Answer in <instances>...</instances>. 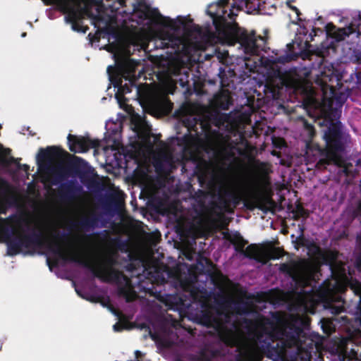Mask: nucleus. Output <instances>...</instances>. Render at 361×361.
<instances>
[{"mask_svg":"<svg viewBox=\"0 0 361 361\" xmlns=\"http://www.w3.org/2000/svg\"><path fill=\"white\" fill-rule=\"evenodd\" d=\"M187 32L189 33L195 32L200 35L202 33V29L198 25L194 24L190 27V28L187 29Z\"/></svg>","mask_w":361,"mask_h":361,"instance_id":"nucleus-38","label":"nucleus"},{"mask_svg":"<svg viewBox=\"0 0 361 361\" xmlns=\"http://www.w3.org/2000/svg\"><path fill=\"white\" fill-rule=\"evenodd\" d=\"M229 0H219L216 5H209L208 9L207 10V13L212 18L213 24L216 30H219L221 29V20L223 18V16L215 11H212V8L215 7H219L221 9L223 13H225L224 9L228 5Z\"/></svg>","mask_w":361,"mask_h":361,"instance_id":"nucleus-18","label":"nucleus"},{"mask_svg":"<svg viewBox=\"0 0 361 361\" xmlns=\"http://www.w3.org/2000/svg\"><path fill=\"white\" fill-rule=\"evenodd\" d=\"M202 261H204L207 264H209V265L212 264V262L209 259L200 256L197 260V263L203 267V264L202 263Z\"/></svg>","mask_w":361,"mask_h":361,"instance_id":"nucleus-42","label":"nucleus"},{"mask_svg":"<svg viewBox=\"0 0 361 361\" xmlns=\"http://www.w3.org/2000/svg\"><path fill=\"white\" fill-rule=\"evenodd\" d=\"M300 294H303L305 293V291L303 290H301L300 292Z\"/></svg>","mask_w":361,"mask_h":361,"instance_id":"nucleus-63","label":"nucleus"},{"mask_svg":"<svg viewBox=\"0 0 361 361\" xmlns=\"http://www.w3.org/2000/svg\"><path fill=\"white\" fill-rule=\"evenodd\" d=\"M154 166L155 168V171L158 173H161L165 171L164 164L162 161L157 160L154 162Z\"/></svg>","mask_w":361,"mask_h":361,"instance_id":"nucleus-36","label":"nucleus"},{"mask_svg":"<svg viewBox=\"0 0 361 361\" xmlns=\"http://www.w3.org/2000/svg\"><path fill=\"white\" fill-rule=\"evenodd\" d=\"M18 168L20 169H23V171H25V172H27L30 169V167L27 164H18Z\"/></svg>","mask_w":361,"mask_h":361,"instance_id":"nucleus-50","label":"nucleus"},{"mask_svg":"<svg viewBox=\"0 0 361 361\" xmlns=\"http://www.w3.org/2000/svg\"><path fill=\"white\" fill-rule=\"evenodd\" d=\"M247 8L252 11H259L260 0H243Z\"/></svg>","mask_w":361,"mask_h":361,"instance_id":"nucleus-33","label":"nucleus"},{"mask_svg":"<svg viewBox=\"0 0 361 361\" xmlns=\"http://www.w3.org/2000/svg\"><path fill=\"white\" fill-rule=\"evenodd\" d=\"M217 99L219 102V107L224 110L228 109L229 106L232 104L230 97L227 95H221Z\"/></svg>","mask_w":361,"mask_h":361,"instance_id":"nucleus-31","label":"nucleus"},{"mask_svg":"<svg viewBox=\"0 0 361 361\" xmlns=\"http://www.w3.org/2000/svg\"><path fill=\"white\" fill-rule=\"evenodd\" d=\"M68 148L74 153H84L90 148H96L99 146L98 140H92L82 136L68 134L67 137Z\"/></svg>","mask_w":361,"mask_h":361,"instance_id":"nucleus-10","label":"nucleus"},{"mask_svg":"<svg viewBox=\"0 0 361 361\" xmlns=\"http://www.w3.org/2000/svg\"><path fill=\"white\" fill-rule=\"evenodd\" d=\"M196 169H197V172L200 173L201 177H203L205 176V173H206L205 169L202 168L200 165H197Z\"/></svg>","mask_w":361,"mask_h":361,"instance_id":"nucleus-43","label":"nucleus"},{"mask_svg":"<svg viewBox=\"0 0 361 361\" xmlns=\"http://www.w3.org/2000/svg\"><path fill=\"white\" fill-rule=\"evenodd\" d=\"M6 207L3 204H0V214H6ZM8 219L0 217V230L3 228L4 224L8 222Z\"/></svg>","mask_w":361,"mask_h":361,"instance_id":"nucleus-37","label":"nucleus"},{"mask_svg":"<svg viewBox=\"0 0 361 361\" xmlns=\"http://www.w3.org/2000/svg\"><path fill=\"white\" fill-rule=\"evenodd\" d=\"M304 128L307 133L308 138L312 140L316 135L314 126L311 123H309L307 121H304Z\"/></svg>","mask_w":361,"mask_h":361,"instance_id":"nucleus-34","label":"nucleus"},{"mask_svg":"<svg viewBox=\"0 0 361 361\" xmlns=\"http://www.w3.org/2000/svg\"><path fill=\"white\" fill-rule=\"evenodd\" d=\"M288 6L293 11H298V8L296 6H292L290 4H288Z\"/></svg>","mask_w":361,"mask_h":361,"instance_id":"nucleus-57","label":"nucleus"},{"mask_svg":"<svg viewBox=\"0 0 361 361\" xmlns=\"http://www.w3.org/2000/svg\"><path fill=\"white\" fill-rule=\"evenodd\" d=\"M309 216V212L305 209L302 205L299 204L296 207L295 214H294V220L298 221L300 217L307 218Z\"/></svg>","mask_w":361,"mask_h":361,"instance_id":"nucleus-32","label":"nucleus"},{"mask_svg":"<svg viewBox=\"0 0 361 361\" xmlns=\"http://www.w3.org/2000/svg\"><path fill=\"white\" fill-rule=\"evenodd\" d=\"M99 221V216L95 214H91L87 216L81 218L75 226H78L82 231H89L90 229H94L97 227Z\"/></svg>","mask_w":361,"mask_h":361,"instance_id":"nucleus-19","label":"nucleus"},{"mask_svg":"<svg viewBox=\"0 0 361 361\" xmlns=\"http://www.w3.org/2000/svg\"><path fill=\"white\" fill-rule=\"evenodd\" d=\"M269 319H265L264 322L259 325L257 334V339L262 344L264 341H274L282 335L281 331Z\"/></svg>","mask_w":361,"mask_h":361,"instance_id":"nucleus-9","label":"nucleus"},{"mask_svg":"<svg viewBox=\"0 0 361 361\" xmlns=\"http://www.w3.org/2000/svg\"><path fill=\"white\" fill-rule=\"evenodd\" d=\"M350 287L354 293L360 297L357 306L356 319L361 325V282L357 279H351L350 281Z\"/></svg>","mask_w":361,"mask_h":361,"instance_id":"nucleus-24","label":"nucleus"},{"mask_svg":"<svg viewBox=\"0 0 361 361\" xmlns=\"http://www.w3.org/2000/svg\"><path fill=\"white\" fill-rule=\"evenodd\" d=\"M63 152L67 153L57 146H50L45 149L40 148L36 157L37 162L38 164H41L47 161L57 159L60 157Z\"/></svg>","mask_w":361,"mask_h":361,"instance_id":"nucleus-16","label":"nucleus"},{"mask_svg":"<svg viewBox=\"0 0 361 361\" xmlns=\"http://www.w3.org/2000/svg\"><path fill=\"white\" fill-rule=\"evenodd\" d=\"M45 5L57 4L58 0H42Z\"/></svg>","mask_w":361,"mask_h":361,"instance_id":"nucleus-47","label":"nucleus"},{"mask_svg":"<svg viewBox=\"0 0 361 361\" xmlns=\"http://www.w3.org/2000/svg\"><path fill=\"white\" fill-rule=\"evenodd\" d=\"M126 268L127 271H133L135 269V265L133 263H129Z\"/></svg>","mask_w":361,"mask_h":361,"instance_id":"nucleus-48","label":"nucleus"},{"mask_svg":"<svg viewBox=\"0 0 361 361\" xmlns=\"http://www.w3.org/2000/svg\"><path fill=\"white\" fill-rule=\"evenodd\" d=\"M238 39L245 52L252 55L258 54L263 50L265 44L264 37L257 36L254 31L249 33L247 30H243L239 34Z\"/></svg>","mask_w":361,"mask_h":361,"instance_id":"nucleus-7","label":"nucleus"},{"mask_svg":"<svg viewBox=\"0 0 361 361\" xmlns=\"http://www.w3.org/2000/svg\"><path fill=\"white\" fill-rule=\"evenodd\" d=\"M113 328L115 331H121L123 329V326L121 324L117 322L113 326Z\"/></svg>","mask_w":361,"mask_h":361,"instance_id":"nucleus-44","label":"nucleus"},{"mask_svg":"<svg viewBox=\"0 0 361 361\" xmlns=\"http://www.w3.org/2000/svg\"><path fill=\"white\" fill-rule=\"evenodd\" d=\"M195 195H197V197H205L206 192L204 190L199 189L197 192L195 193Z\"/></svg>","mask_w":361,"mask_h":361,"instance_id":"nucleus-45","label":"nucleus"},{"mask_svg":"<svg viewBox=\"0 0 361 361\" xmlns=\"http://www.w3.org/2000/svg\"><path fill=\"white\" fill-rule=\"evenodd\" d=\"M230 319L229 314L216 310L215 312L207 309L201 311L199 317L200 324L208 328H213L219 338L228 347H235L238 344V339L234 331L226 326Z\"/></svg>","mask_w":361,"mask_h":361,"instance_id":"nucleus-4","label":"nucleus"},{"mask_svg":"<svg viewBox=\"0 0 361 361\" xmlns=\"http://www.w3.org/2000/svg\"><path fill=\"white\" fill-rule=\"evenodd\" d=\"M25 35H26L25 32L22 35L23 37H25Z\"/></svg>","mask_w":361,"mask_h":361,"instance_id":"nucleus-64","label":"nucleus"},{"mask_svg":"<svg viewBox=\"0 0 361 361\" xmlns=\"http://www.w3.org/2000/svg\"><path fill=\"white\" fill-rule=\"evenodd\" d=\"M235 361H260L257 353L248 347L238 348Z\"/></svg>","mask_w":361,"mask_h":361,"instance_id":"nucleus-20","label":"nucleus"},{"mask_svg":"<svg viewBox=\"0 0 361 361\" xmlns=\"http://www.w3.org/2000/svg\"><path fill=\"white\" fill-rule=\"evenodd\" d=\"M172 38H173V37L172 35H170L169 37V42H161L162 47L163 48H168L169 47V42H173Z\"/></svg>","mask_w":361,"mask_h":361,"instance_id":"nucleus-46","label":"nucleus"},{"mask_svg":"<svg viewBox=\"0 0 361 361\" xmlns=\"http://www.w3.org/2000/svg\"><path fill=\"white\" fill-rule=\"evenodd\" d=\"M86 13L89 16L90 18L92 19L93 23L95 27L97 25H99L100 24H104L105 25L108 23V20L104 17L103 15L99 13V11H98L97 14H93L90 12H89L87 10L86 11Z\"/></svg>","mask_w":361,"mask_h":361,"instance_id":"nucleus-29","label":"nucleus"},{"mask_svg":"<svg viewBox=\"0 0 361 361\" xmlns=\"http://www.w3.org/2000/svg\"><path fill=\"white\" fill-rule=\"evenodd\" d=\"M325 30L327 36L334 39L336 42L344 40L354 31L351 26L346 28H337L333 23H327L325 26Z\"/></svg>","mask_w":361,"mask_h":361,"instance_id":"nucleus-17","label":"nucleus"},{"mask_svg":"<svg viewBox=\"0 0 361 361\" xmlns=\"http://www.w3.org/2000/svg\"><path fill=\"white\" fill-rule=\"evenodd\" d=\"M44 245V238L42 232L32 231L30 233H21L8 242L7 254L14 256L20 254L23 248H41Z\"/></svg>","mask_w":361,"mask_h":361,"instance_id":"nucleus-5","label":"nucleus"},{"mask_svg":"<svg viewBox=\"0 0 361 361\" xmlns=\"http://www.w3.org/2000/svg\"><path fill=\"white\" fill-rule=\"evenodd\" d=\"M342 307H336L335 311L334 312L335 314H338L341 312Z\"/></svg>","mask_w":361,"mask_h":361,"instance_id":"nucleus-58","label":"nucleus"},{"mask_svg":"<svg viewBox=\"0 0 361 361\" xmlns=\"http://www.w3.org/2000/svg\"><path fill=\"white\" fill-rule=\"evenodd\" d=\"M330 92H331V94L332 97L336 99L337 100L340 99V98L336 97V91L335 88L333 86H331L330 87Z\"/></svg>","mask_w":361,"mask_h":361,"instance_id":"nucleus-49","label":"nucleus"},{"mask_svg":"<svg viewBox=\"0 0 361 361\" xmlns=\"http://www.w3.org/2000/svg\"><path fill=\"white\" fill-rule=\"evenodd\" d=\"M246 188L248 192L246 196H243L229 188H220L216 195V201L212 202V206L220 212L228 214H233L235 209L242 202L247 210L253 211L257 208L265 214L271 211L269 207H275V202L271 197L262 194L256 181L249 180L246 184Z\"/></svg>","mask_w":361,"mask_h":361,"instance_id":"nucleus-1","label":"nucleus"},{"mask_svg":"<svg viewBox=\"0 0 361 361\" xmlns=\"http://www.w3.org/2000/svg\"><path fill=\"white\" fill-rule=\"evenodd\" d=\"M67 233L58 231L56 234L54 235V238L57 240H63L64 238H67Z\"/></svg>","mask_w":361,"mask_h":361,"instance_id":"nucleus-41","label":"nucleus"},{"mask_svg":"<svg viewBox=\"0 0 361 361\" xmlns=\"http://www.w3.org/2000/svg\"><path fill=\"white\" fill-rule=\"evenodd\" d=\"M184 123L185 127L188 128V133L183 136V139L185 140H188L189 138L192 137L190 134L191 131H195L197 133L196 119L193 118L192 121L187 120L186 121H184Z\"/></svg>","mask_w":361,"mask_h":361,"instance_id":"nucleus-30","label":"nucleus"},{"mask_svg":"<svg viewBox=\"0 0 361 361\" xmlns=\"http://www.w3.org/2000/svg\"><path fill=\"white\" fill-rule=\"evenodd\" d=\"M87 163L83 159L74 156L73 159L68 163L67 169L69 171L78 174L82 177L85 174V169Z\"/></svg>","mask_w":361,"mask_h":361,"instance_id":"nucleus-21","label":"nucleus"},{"mask_svg":"<svg viewBox=\"0 0 361 361\" xmlns=\"http://www.w3.org/2000/svg\"><path fill=\"white\" fill-rule=\"evenodd\" d=\"M180 25H184V22H183V20H180Z\"/></svg>","mask_w":361,"mask_h":361,"instance_id":"nucleus-62","label":"nucleus"},{"mask_svg":"<svg viewBox=\"0 0 361 361\" xmlns=\"http://www.w3.org/2000/svg\"><path fill=\"white\" fill-rule=\"evenodd\" d=\"M310 321L307 319L302 318L299 316L293 317L290 320L286 322L283 326H308Z\"/></svg>","mask_w":361,"mask_h":361,"instance_id":"nucleus-28","label":"nucleus"},{"mask_svg":"<svg viewBox=\"0 0 361 361\" xmlns=\"http://www.w3.org/2000/svg\"><path fill=\"white\" fill-rule=\"evenodd\" d=\"M288 347V343L281 339L280 337L274 341H264V344L261 345V348L267 353V357L273 359L283 357Z\"/></svg>","mask_w":361,"mask_h":361,"instance_id":"nucleus-12","label":"nucleus"},{"mask_svg":"<svg viewBox=\"0 0 361 361\" xmlns=\"http://www.w3.org/2000/svg\"><path fill=\"white\" fill-rule=\"evenodd\" d=\"M117 203V200L115 197H113L110 200L109 204H116Z\"/></svg>","mask_w":361,"mask_h":361,"instance_id":"nucleus-55","label":"nucleus"},{"mask_svg":"<svg viewBox=\"0 0 361 361\" xmlns=\"http://www.w3.org/2000/svg\"><path fill=\"white\" fill-rule=\"evenodd\" d=\"M338 252L329 251L322 256L323 263L329 266L332 271L341 266L338 260Z\"/></svg>","mask_w":361,"mask_h":361,"instance_id":"nucleus-23","label":"nucleus"},{"mask_svg":"<svg viewBox=\"0 0 361 361\" xmlns=\"http://www.w3.org/2000/svg\"><path fill=\"white\" fill-rule=\"evenodd\" d=\"M356 212H357V214H359L360 216H361V202H360L359 203V204L357 205Z\"/></svg>","mask_w":361,"mask_h":361,"instance_id":"nucleus-51","label":"nucleus"},{"mask_svg":"<svg viewBox=\"0 0 361 361\" xmlns=\"http://www.w3.org/2000/svg\"><path fill=\"white\" fill-rule=\"evenodd\" d=\"M293 279L295 280L298 284H309L310 281L308 279H305L304 276H299L298 279H295V276H293Z\"/></svg>","mask_w":361,"mask_h":361,"instance_id":"nucleus-39","label":"nucleus"},{"mask_svg":"<svg viewBox=\"0 0 361 361\" xmlns=\"http://www.w3.org/2000/svg\"><path fill=\"white\" fill-rule=\"evenodd\" d=\"M82 191V187L76 180H70L61 183L57 196L59 199L63 202H71L76 200Z\"/></svg>","mask_w":361,"mask_h":361,"instance_id":"nucleus-11","label":"nucleus"},{"mask_svg":"<svg viewBox=\"0 0 361 361\" xmlns=\"http://www.w3.org/2000/svg\"><path fill=\"white\" fill-rule=\"evenodd\" d=\"M139 5L144 7L145 18L152 19L154 20H160L159 23L164 26L170 27L173 30H177L176 21L169 17L163 16L159 11L158 8H152L145 2H140Z\"/></svg>","mask_w":361,"mask_h":361,"instance_id":"nucleus-14","label":"nucleus"},{"mask_svg":"<svg viewBox=\"0 0 361 361\" xmlns=\"http://www.w3.org/2000/svg\"><path fill=\"white\" fill-rule=\"evenodd\" d=\"M302 331L300 329H297V336H299V334Z\"/></svg>","mask_w":361,"mask_h":361,"instance_id":"nucleus-60","label":"nucleus"},{"mask_svg":"<svg viewBox=\"0 0 361 361\" xmlns=\"http://www.w3.org/2000/svg\"><path fill=\"white\" fill-rule=\"evenodd\" d=\"M279 270L281 272L288 274L289 275H292V273L293 271V268L292 266L289 265L287 263H283V264H281Z\"/></svg>","mask_w":361,"mask_h":361,"instance_id":"nucleus-35","label":"nucleus"},{"mask_svg":"<svg viewBox=\"0 0 361 361\" xmlns=\"http://www.w3.org/2000/svg\"><path fill=\"white\" fill-rule=\"evenodd\" d=\"M305 49L301 50L299 53H296L293 51V49L294 47L293 44H287L288 51H286V53H284L283 54L276 56V61L279 63L284 64L286 63H288L292 61H295L299 57H301L302 59H309L310 57V56L312 55V52L310 50V48L312 47V45L307 41L305 42Z\"/></svg>","mask_w":361,"mask_h":361,"instance_id":"nucleus-13","label":"nucleus"},{"mask_svg":"<svg viewBox=\"0 0 361 361\" xmlns=\"http://www.w3.org/2000/svg\"><path fill=\"white\" fill-rule=\"evenodd\" d=\"M56 6L63 13L66 14V20L71 23L73 30L86 32L89 27L81 24V20L83 18V10L81 8H76L71 0H58Z\"/></svg>","mask_w":361,"mask_h":361,"instance_id":"nucleus-6","label":"nucleus"},{"mask_svg":"<svg viewBox=\"0 0 361 361\" xmlns=\"http://www.w3.org/2000/svg\"><path fill=\"white\" fill-rule=\"evenodd\" d=\"M123 66L124 64H121L116 67L109 66L107 68V72L109 74L111 82L115 87L118 88V92L116 93V97L118 101L123 97L124 94L131 92L132 87L135 86L133 80H129V84H122V78L119 77V75L122 71Z\"/></svg>","mask_w":361,"mask_h":361,"instance_id":"nucleus-8","label":"nucleus"},{"mask_svg":"<svg viewBox=\"0 0 361 361\" xmlns=\"http://www.w3.org/2000/svg\"><path fill=\"white\" fill-rule=\"evenodd\" d=\"M264 250L259 247L257 244L249 245L242 252L246 257L254 259L259 262L263 263Z\"/></svg>","mask_w":361,"mask_h":361,"instance_id":"nucleus-22","label":"nucleus"},{"mask_svg":"<svg viewBox=\"0 0 361 361\" xmlns=\"http://www.w3.org/2000/svg\"><path fill=\"white\" fill-rule=\"evenodd\" d=\"M91 1L95 4L101 5L102 4V0H91Z\"/></svg>","mask_w":361,"mask_h":361,"instance_id":"nucleus-56","label":"nucleus"},{"mask_svg":"<svg viewBox=\"0 0 361 361\" xmlns=\"http://www.w3.org/2000/svg\"><path fill=\"white\" fill-rule=\"evenodd\" d=\"M312 247H314L315 252H320V247L318 245H317L315 244H313Z\"/></svg>","mask_w":361,"mask_h":361,"instance_id":"nucleus-54","label":"nucleus"},{"mask_svg":"<svg viewBox=\"0 0 361 361\" xmlns=\"http://www.w3.org/2000/svg\"><path fill=\"white\" fill-rule=\"evenodd\" d=\"M326 146L323 149L319 147L321 158L317 161L316 167L324 170L331 164L343 168V173L347 176L351 174L350 163H347L341 156L345 151L341 130L337 123H331L324 134Z\"/></svg>","mask_w":361,"mask_h":361,"instance_id":"nucleus-3","label":"nucleus"},{"mask_svg":"<svg viewBox=\"0 0 361 361\" xmlns=\"http://www.w3.org/2000/svg\"><path fill=\"white\" fill-rule=\"evenodd\" d=\"M48 249L63 260L76 263L89 269L95 277L103 282L118 283L122 279L128 280L121 271L113 267L117 264V261L112 256H106L103 263L96 264L81 252H75L67 255L61 244L56 241L49 243Z\"/></svg>","mask_w":361,"mask_h":361,"instance_id":"nucleus-2","label":"nucleus"},{"mask_svg":"<svg viewBox=\"0 0 361 361\" xmlns=\"http://www.w3.org/2000/svg\"><path fill=\"white\" fill-rule=\"evenodd\" d=\"M63 179V176L61 173L57 174L51 180V184L54 185H57Z\"/></svg>","mask_w":361,"mask_h":361,"instance_id":"nucleus-40","label":"nucleus"},{"mask_svg":"<svg viewBox=\"0 0 361 361\" xmlns=\"http://www.w3.org/2000/svg\"><path fill=\"white\" fill-rule=\"evenodd\" d=\"M296 14H297V16H298V21H302V18H300V16L301 15V13L300 11V10L298 8V11H294Z\"/></svg>","mask_w":361,"mask_h":361,"instance_id":"nucleus-53","label":"nucleus"},{"mask_svg":"<svg viewBox=\"0 0 361 361\" xmlns=\"http://www.w3.org/2000/svg\"><path fill=\"white\" fill-rule=\"evenodd\" d=\"M225 304L226 307L231 308L237 315H248L252 312V303L241 298L229 299Z\"/></svg>","mask_w":361,"mask_h":361,"instance_id":"nucleus-15","label":"nucleus"},{"mask_svg":"<svg viewBox=\"0 0 361 361\" xmlns=\"http://www.w3.org/2000/svg\"><path fill=\"white\" fill-rule=\"evenodd\" d=\"M245 323H251V320L245 319Z\"/></svg>","mask_w":361,"mask_h":361,"instance_id":"nucleus-61","label":"nucleus"},{"mask_svg":"<svg viewBox=\"0 0 361 361\" xmlns=\"http://www.w3.org/2000/svg\"><path fill=\"white\" fill-rule=\"evenodd\" d=\"M169 302L171 303L173 309L182 310L183 308L188 307L189 304L185 303V300L181 296L178 295H170Z\"/></svg>","mask_w":361,"mask_h":361,"instance_id":"nucleus-27","label":"nucleus"},{"mask_svg":"<svg viewBox=\"0 0 361 361\" xmlns=\"http://www.w3.org/2000/svg\"><path fill=\"white\" fill-rule=\"evenodd\" d=\"M231 243L234 246L235 251L241 254L245 250V246L248 243V242L245 240L240 233L234 235L233 238L231 240Z\"/></svg>","mask_w":361,"mask_h":361,"instance_id":"nucleus-26","label":"nucleus"},{"mask_svg":"<svg viewBox=\"0 0 361 361\" xmlns=\"http://www.w3.org/2000/svg\"><path fill=\"white\" fill-rule=\"evenodd\" d=\"M296 14H297V16H298V21H302V18H300V16L301 15V13L300 11V10L298 8V11H294Z\"/></svg>","mask_w":361,"mask_h":361,"instance_id":"nucleus-52","label":"nucleus"},{"mask_svg":"<svg viewBox=\"0 0 361 361\" xmlns=\"http://www.w3.org/2000/svg\"><path fill=\"white\" fill-rule=\"evenodd\" d=\"M284 255L283 249L277 247H270L264 250L263 263L265 264L271 259H278Z\"/></svg>","mask_w":361,"mask_h":361,"instance_id":"nucleus-25","label":"nucleus"},{"mask_svg":"<svg viewBox=\"0 0 361 361\" xmlns=\"http://www.w3.org/2000/svg\"><path fill=\"white\" fill-rule=\"evenodd\" d=\"M135 355H136L137 357H138V355H140L141 354L140 351H139V350H136V351L135 352Z\"/></svg>","mask_w":361,"mask_h":361,"instance_id":"nucleus-59","label":"nucleus"}]
</instances>
